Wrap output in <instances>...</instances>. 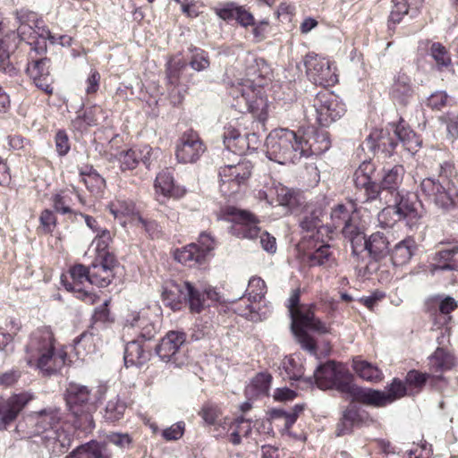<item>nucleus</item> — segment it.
<instances>
[{"label":"nucleus","instance_id":"20e7f679","mask_svg":"<svg viewBox=\"0 0 458 458\" xmlns=\"http://www.w3.org/2000/svg\"><path fill=\"white\" fill-rule=\"evenodd\" d=\"M420 192L428 201L444 210L458 208V190L447 178L423 179Z\"/></svg>","mask_w":458,"mask_h":458},{"label":"nucleus","instance_id":"0e129e2a","mask_svg":"<svg viewBox=\"0 0 458 458\" xmlns=\"http://www.w3.org/2000/svg\"><path fill=\"white\" fill-rule=\"evenodd\" d=\"M303 407L301 405H295L293 411L290 412L284 411L283 410H274L272 411V417L274 419L284 420V427L289 429L296 421L298 415L302 411Z\"/></svg>","mask_w":458,"mask_h":458},{"label":"nucleus","instance_id":"f704fd0d","mask_svg":"<svg viewBox=\"0 0 458 458\" xmlns=\"http://www.w3.org/2000/svg\"><path fill=\"white\" fill-rule=\"evenodd\" d=\"M174 258L178 262L188 267L201 265L206 261V257L197 243H191L181 250H177Z\"/></svg>","mask_w":458,"mask_h":458},{"label":"nucleus","instance_id":"774afa93","mask_svg":"<svg viewBox=\"0 0 458 458\" xmlns=\"http://www.w3.org/2000/svg\"><path fill=\"white\" fill-rule=\"evenodd\" d=\"M427 379V374L419 372L417 370H411L406 375L405 382L409 386L414 387L417 389V391H420L425 385Z\"/></svg>","mask_w":458,"mask_h":458},{"label":"nucleus","instance_id":"8fccbe9b","mask_svg":"<svg viewBox=\"0 0 458 458\" xmlns=\"http://www.w3.org/2000/svg\"><path fill=\"white\" fill-rule=\"evenodd\" d=\"M187 68L186 62L180 56L172 57L167 63L166 77L168 83L173 86L179 85L182 72Z\"/></svg>","mask_w":458,"mask_h":458},{"label":"nucleus","instance_id":"dca6fc26","mask_svg":"<svg viewBox=\"0 0 458 458\" xmlns=\"http://www.w3.org/2000/svg\"><path fill=\"white\" fill-rule=\"evenodd\" d=\"M37 55L30 51L27 72L38 89L52 94L54 80L49 72L50 60L47 57H37Z\"/></svg>","mask_w":458,"mask_h":458},{"label":"nucleus","instance_id":"13d9d810","mask_svg":"<svg viewBox=\"0 0 458 458\" xmlns=\"http://www.w3.org/2000/svg\"><path fill=\"white\" fill-rule=\"evenodd\" d=\"M110 300H106L99 307L95 309L92 316L94 324H100L103 327L108 326L114 321L108 309Z\"/></svg>","mask_w":458,"mask_h":458},{"label":"nucleus","instance_id":"f03ea898","mask_svg":"<svg viewBox=\"0 0 458 458\" xmlns=\"http://www.w3.org/2000/svg\"><path fill=\"white\" fill-rule=\"evenodd\" d=\"M61 416L56 408H46L27 416L31 436L40 437L45 447L54 453H64L71 445V437L60 426Z\"/></svg>","mask_w":458,"mask_h":458},{"label":"nucleus","instance_id":"473e14b6","mask_svg":"<svg viewBox=\"0 0 458 458\" xmlns=\"http://www.w3.org/2000/svg\"><path fill=\"white\" fill-rule=\"evenodd\" d=\"M417 249L415 241L407 237L396 243L391 251L394 266H404L410 262Z\"/></svg>","mask_w":458,"mask_h":458},{"label":"nucleus","instance_id":"0eeeda50","mask_svg":"<svg viewBox=\"0 0 458 458\" xmlns=\"http://www.w3.org/2000/svg\"><path fill=\"white\" fill-rule=\"evenodd\" d=\"M344 113V104L336 96L328 92L318 93L314 98L313 105L305 109L308 120L314 119L321 126H328Z\"/></svg>","mask_w":458,"mask_h":458},{"label":"nucleus","instance_id":"bf43d9fd","mask_svg":"<svg viewBox=\"0 0 458 458\" xmlns=\"http://www.w3.org/2000/svg\"><path fill=\"white\" fill-rule=\"evenodd\" d=\"M125 409L124 403L121 402L118 398H114L109 400L106 404L105 417L110 421L118 420L123 417Z\"/></svg>","mask_w":458,"mask_h":458},{"label":"nucleus","instance_id":"bb28decb","mask_svg":"<svg viewBox=\"0 0 458 458\" xmlns=\"http://www.w3.org/2000/svg\"><path fill=\"white\" fill-rule=\"evenodd\" d=\"M110 213L117 219H120L123 224L127 221L138 222L147 226L146 221L141 217L140 213L136 210L135 205L132 201L116 199L112 201L108 206Z\"/></svg>","mask_w":458,"mask_h":458},{"label":"nucleus","instance_id":"f257e3e1","mask_svg":"<svg viewBox=\"0 0 458 458\" xmlns=\"http://www.w3.org/2000/svg\"><path fill=\"white\" fill-rule=\"evenodd\" d=\"M318 147H313L293 131L277 129L272 131L266 140L267 156L279 164L294 163L302 157L327 150L330 148L327 131H320L315 137Z\"/></svg>","mask_w":458,"mask_h":458},{"label":"nucleus","instance_id":"ddd939ff","mask_svg":"<svg viewBox=\"0 0 458 458\" xmlns=\"http://www.w3.org/2000/svg\"><path fill=\"white\" fill-rule=\"evenodd\" d=\"M65 399L70 411L76 417L85 414L86 421L89 422V426H92L93 420L89 411L93 405L90 403L91 397L89 388L85 386L71 383L66 389Z\"/></svg>","mask_w":458,"mask_h":458},{"label":"nucleus","instance_id":"58836bf2","mask_svg":"<svg viewBox=\"0 0 458 458\" xmlns=\"http://www.w3.org/2000/svg\"><path fill=\"white\" fill-rule=\"evenodd\" d=\"M73 455L77 458H111V454L106 448V443L89 441L73 450Z\"/></svg>","mask_w":458,"mask_h":458},{"label":"nucleus","instance_id":"e2e57ef3","mask_svg":"<svg viewBox=\"0 0 458 458\" xmlns=\"http://www.w3.org/2000/svg\"><path fill=\"white\" fill-rule=\"evenodd\" d=\"M384 392L386 396L388 397V403H392L403 397L406 394L407 389L403 382L394 378Z\"/></svg>","mask_w":458,"mask_h":458},{"label":"nucleus","instance_id":"393cba45","mask_svg":"<svg viewBox=\"0 0 458 458\" xmlns=\"http://www.w3.org/2000/svg\"><path fill=\"white\" fill-rule=\"evenodd\" d=\"M374 165L370 162H363L355 171L353 181L357 188L364 189L368 199H374L382 194L379 185L372 181L371 174Z\"/></svg>","mask_w":458,"mask_h":458},{"label":"nucleus","instance_id":"6ab92c4d","mask_svg":"<svg viewBox=\"0 0 458 458\" xmlns=\"http://www.w3.org/2000/svg\"><path fill=\"white\" fill-rule=\"evenodd\" d=\"M54 336L48 327H41L35 330L26 345V360L29 365H33L34 360L43 353L54 350Z\"/></svg>","mask_w":458,"mask_h":458},{"label":"nucleus","instance_id":"4d7b16f0","mask_svg":"<svg viewBox=\"0 0 458 458\" xmlns=\"http://www.w3.org/2000/svg\"><path fill=\"white\" fill-rule=\"evenodd\" d=\"M190 51L191 52L190 65L194 71L201 72L209 67L208 55L203 49L191 47Z\"/></svg>","mask_w":458,"mask_h":458},{"label":"nucleus","instance_id":"49530a36","mask_svg":"<svg viewBox=\"0 0 458 458\" xmlns=\"http://www.w3.org/2000/svg\"><path fill=\"white\" fill-rule=\"evenodd\" d=\"M73 197L81 201L80 195L74 190H64L57 194H55L52 198L55 210L61 214L72 213Z\"/></svg>","mask_w":458,"mask_h":458},{"label":"nucleus","instance_id":"052dcab7","mask_svg":"<svg viewBox=\"0 0 458 458\" xmlns=\"http://www.w3.org/2000/svg\"><path fill=\"white\" fill-rule=\"evenodd\" d=\"M283 369L284 371V377L289 380H301L303 376V370L293 358L286 357L283 360Z\"/></svg>","mask_w":458,"mask_h":458},{"label":"nucleus","instance_id":"37998d69","mask_svg":"<svg viewBox=\"0 0 458 458\" xmlns=\"http://www.w3.org/2000/svg\"><path fill=\"white\" fill-rule=\"evenodd\" d=\"M98 338L92 332H83L74 341V351L79 359L84 360L97 350Z\"/></svg>","mask_w":458,"mask_h":458},{"label":"nucleus","instance_id":"e433bc0d","mask_svg":"<svg viewBox=\"0 0 458 458\" xmlns=\"http://www.w3.org/2000/svg\"><path fill=\"white\" fill-rule=\"evenodd\" d=\"M352 369L360 378L370 383H378L384 378L383 372L377 366L360 358L353 359Z\"/></svg>","mask_w":458,"mask_h":458},{"label":"nucleus","instance_id":"680f3d73","mask_svg":"<svg viewBox=\"0 0 458 458\" xmlns=\"http://www.w3.org/2000/svg\"><path fill=\"white\" fill-rule=\"evenodd\" d=\"M117 159L123 171L132 170L139 163V155L136 149L123 150L118 154Z\"/></svg>","mask_w":458,"mask_h":458},{"label":"nucleus","instance_id":"09e8293b","mask_svg":"<svg viewBox=\"0 0 458 458\" xmlns=\"http://www.w3.org/2000/svg\"><path fill=\"white\" fill-rule=\"evenodd\" d=\"M343 234L351 242L352 253L354 255H357L361 250H366L367 239L357 225H348L344 230Z\"/></svg>","mask_w":458,"mask_h":458},{"label":"nucleus","instance_id":"a19ab883","mask_svg":"<svg viewBox=\"0 0 458 458\" xmlns=\"http://www.w3.org/2000/svg\"><path fill=\"white\" fill-rule=\"evenodd\" d=\"M394 136H396V140L401 141L410 152H415L420 147L421 141L419 136L407 127L403 121L394 127Z\"/></svg>","mask_w":458,"mask_h":458},{"label":"nucleus","instance_id":"7c9ffc66","mask_svg":"<svg viewBox=\"0 0 458 458\" xmlns=\"http://www.w3.org/2000/svg\"><path fill=\"white\" fill-rule=\"evenodd\" d=\"M322 211L319 208H313L307 207L301 220L300 225L301 229L307 232L309 237L314 241L319 239L318 234L322 233V230L325 228L322 226L320 216Z\"/></svg>","mask_w":458,"mask_h":458},{"label":"nucleus","instance_id":"4c0bfd02","mask_svg":"<svg viewBox=\"0 0 458 458\" xmlns=\"http://www.w3.org/2000/svg\"><path fill=\"white\" fill-rule=\"evenodd\" d=\"M220 425L224 429L226 428V426H229V429H232V432L229 436V441L235 445L241 443L242 437H248L251 433L250 420H245L243 418L236 420L233 423L231 422L229 419L225 418L224 422Z\"/></svg>","mask_w":458,"mask_h":458},{"label":"nucleus","instance_id":"f8f14e48","mask_svg":"<svg viewBox=\"0 0 458 458\" xmlns=\"http://www.w3.org/2000/svg\"><path fill=\"white\" fill-rule=\"evenodd\" d=\"M260 93V89H256L250 82H247L235 88L232 94L240 99L239 104L244 102L247 110L252 114L253 117L263 122L267 119V104Z\"/></svg>","mask_w":458,"mask_h":458},{"label":"nucleus","instance_id":"4468645a","mask_svg":"<svg viewBox=\"0 0 458 458\" xmlns=\"http://www.w3.org/2000/svg\"><path fill=\"white\" fill-rule=\"evenodd\" d=\"M223 141L228 151L238 155L254 151L260 145L259 137L256 133L242 134L232 125L225 128Z\"/></svg>","mask_w":458,"mask_h":458},{"label":"nucleus","instance_id":"9b49d317","mask_svg":"<svg viewBox=\"0 0 458 458\" xmlns=\"http://www.w3.org/2000/svg\"><path fill=\"white\" fill-rule=\"evenodd\" d=\"M251 170L252 165L247 160L221 167L219 171L221 191L228 194L238 191L240 185L250 176Z\"/></svg>","mask_w":458,"mask_h":458},{"label":"nucleus","instance_id":"ea45409f","mask_svg":"<svg viewBox=\"0 0 458 458\" xmlns=\"http://www.w3.org/2000/svg\"><path fill=\"white\" fill-rule=\"evenodd\" d=\"M403 175L404 168L402 165H394L386 170L379 185L380 189L394 196L396 191H399L398 189L403 182Z\"/></svg>","mask_w":458,"mask_h":458},{"label":"nucleus","instance_id":"3c124183","mask_svg":"<svg viewBox=\"0 0 458 458\" xmlns=\"http://www.w3.org/2000/svg\"><path fill=\"white\" fill-rule=\"evenodd\" d=\"M310 266H322L330 267L334 265L335 259L330 251V246L327 244L319 245L309 256Z\"/></svg>","mask_w":458,"mask_h":458},{"label":"nucleus","instance_id":"69168bd1","mask_svg":"<svg viewBox=\"0 0 458 458\" xmlns=\"http://www.w3.org/2000/svg\"><path fill=\"white\" fill-rule=\"evenodd\" d=\"M81 182L92 192L98 191L104 187L105 181L98 174L91 173L88 174H81Z\"/></svg>","mask_w":458,"mask_h":458},{"label":"nucleus","instance_id":"b1692460","mask_svg":"<svg viewBox=\"0 0 458 458\" xmlns=\"http://www.w3.org/2000/svg\"><path fill=\"white\" fill-rule=\"evenodd\" d=\"M185 342V335L178 331H170L162 338L157 347V353L164 361H177L176 354Z\"/></svg>","mask_w":458,"mask_h":458},{"label":"nucleus","instance_id":"338daca9","mask_svg":"<svg viewBox=\"0 0 458 458\" xmlns=\"http://www.w3.org/2000/svg\"><path fill=\"white\" fill-rule=\"evenodd\" d=\"M41 230L45 233H50L54 231L56 225V217L54 213L49 209H45L41 212L39 216Z\"/></svg>","mask_w":458,"mask_h":458},{"label":"nucleus","instance_id":"f3484780","mask_svg":"<svg viewBox=\"0 0 458 458\" xmlns=\"http://www.w3.org/2000/svg\"><path fill=\"white\" fill-rule=\"evenodd\" d=\"M206 148L197 132H184L176 146L175 156L179 162L189 164L196 162L205 152Z\"/></svg>","mask_w":458,"mask_h":458},{"label":"nucleus","instance_id":"39448f33","mask_svg":"<svg viewBox=\"0 0 458 458\" xmlns=\"http://www.w3.org/2000/svg\"><path fill=\"white\" fill-rule=\"evenodd\" d=\"M292 330L295 335L301 347L310 352L316 350L315 341L308 335L306 329L316 331L318 333H327V326L317 318L314 315L313 305H302L296 314L291 316Z\"/></svg>","mask_w":458,"mask_h":458},{"label":"nucleus","instance_id":"c9c22d12","mask_svg":"<svg viewBox=\"0 0 458 458\" xmlns=\"http://www.w3.org/2000/svg\"><path fill=\"white\" fill-rule=\"evenodd\" d=\"M148 356L139 339L130 341L125 346L124 363L127 367L140 366L148 360Z\"/></svg>","mask_w":458,"mask_h":458},{"label":"nucleus","instance_id":"5701e85b","mask_svg":"<svg viewBox=\"0 0 458 458\" xmlns=\"http://www.w3.org/2000/svg\"><path fill=\"white\" fill-rule=\"evenodd\" d=\"M124 330L138 335L143 340H150L157 333V328L152 323L146 311L132 312L126 319Z\"/></svg>","mask_w":458,"mask_h":458},{"label":"nucleus","instance_id":"a18cd8bd","mask_svg":"<svg viewBox=\"0 0 458 458\" xmlns=\"http://www.w3.org/2000/svg\"><path fill=\"white\" fill-rule=\"evenodd\" d=\"M155 191L157 196L179 197V190L174 184V178L169 172L164 171L157 174L155 181Z\"/></svg>","mask_w":458,"mask_h":458},{"label":"nucleus","instance_id":"412c9836","mask_svg":"<svg viewBox=\"0 0 458 458\" xmlns=\"http://www.w3.org/2000/svg\"><path fill=\"white\" fill-rule=\"evenodd\" d=\"M180 292L188 299L190 309L191 312L199 313L208 305L207 300L211 301H217L219 299L218 293L215 289L207 287L200 290L195 287L190 282H184L182 288Z\"/></svg>","mask_w":458,"mask_h":458},{"label":"nucleus","instance_id":"864d4df0","mask_svg":"<svg viewBox=\"0 0 458 458\" xmlns=\"http://www.w3.org/2000/svg\"><path fill=\"white\" fill-rule=\"evenodd\" d=\"M274 194L277 197L279 205L293 208L300 201V196L295 191L289 189L280 183L274 187Z\"/></svg>","mask_w":458,"mask_h":458},{"label":"nucleus","instance_id":"5fc2aeb1","mask_svg":"<svg viewBox=\"0 0 458 458\" xmlns=\"http://www.w3.org/2000/svg\"><path fill=\"white\" fill-rule=\"evenodd\" d=\"M430 366L435 371L450 369L454 366V357L444 348H437L430 357Z\"/></svg>","mask_w":458,"mask_h":458},{"label":"nucleus","instance_id":"2eb2a0df","mask_svg":"<svg viewBox=\"0 0 458 458\" xmlns=\"http://www.w3.org/2000/svg\"><path fill=\"white\" fill-rule=\"evenodd\" d=\"M266 293L267 285L264 280L259 277L250 278L247 289L248 298L240 300L235 308L236 312L251 320L257 319L259 315L256 312V306L254 304L259 302L264 298Z\"/></svg>","mask_w":458,"mask_h":458},{"label":"nucleus","instance_id":"423d86ee","mask_svg":"<svg viewBox=\"0 0 458 458\" xmlns=\"http://www.w3.org/2000/svg\"><path fill=\"white\" fill-rule=\"evenodd\" d=\"M314 378L318 388L335 389L348 395L353 386L352 376L341 363L328 361L318 367Z\"/></svg>","mask_w":458,"mask_h":458},{"label":"nucleus","instance_id":"6e6552de","mask_svg":"<svg viewBox=\"0 0 458 458\" xmlns=\"http://www.w3.org/2000/svg\"><path fill=\"white\" fill-rule=\"evenodd\" d=\"M392 198L393 200H389L387 207L383 208L378 215L380 222L391 225L403 218L418 216L414 194H403L396 191Z\"/></svg>","mask_w":458,"mask_h":458},{"label":"nucleus","instance_id":"7ed1b4c3","mask_svg":"<svg viewBox=\"0 0 458 458\" xmlns=\"http://www.w3.org/2000/svg\"><path fill=\"white\" fill-rule=\"evenodd\" d=\"M224 217L232 223L230 233L240 239L253 240L259 238L262 248L274 253L276 250V238L267 232H260L259 219L247 210L239 209L234 207H227L224 211Z\"/></svg>","mask_w":458,"mask_h":458},{"label":"nucleus","instance_id":"6e6d98bb","mask_svg":"<svg viewBox=\"0 0 458 458\" xmlns=\"http://www.w3.org/2000/svg\"><path fill=\"white\" fill-rule=\"evenodd\" d=\"M429 55L435 61L438 70L448 68L452 64V59L447 49L438 42L431 44Z\"/></svg>","mask_w":458,"mask_h":458},{"label":"nucleus","instance_id":"2f4dec72","mask_svg":"<svg viewBox=\"0 0 458 458\" xmlns=\"http://www.w3.org/2000/svg\"><path fill=\"white\" fill-rule=\"evenodd\" d=\"M367 145L373 150L377 148L390 154L397 145L396 136L391 135L387 129H377L369 135Z\"/></svg>","mask_w":458,"mask_h":458},{"label":"nucleus","instance_id":"9d476101","mask_svg":"<svg viewBox=\"0 0 458 458\" xmlns=\"http://www.w3.org/2000/svg\"><path fill=\"white\" fill-rule=\"evenodd\" d=\"M89 272V267L81 264L75 265L70 268L69 276H62V283L66 290L75 293L77 298L94 304L98 297L89 290L92 285Z\"/></svg>","mask_w":458,"mask_h":458},{"label":"nucleus","instance_id":"aec40b11","mask_svg":"<svg viewBox=\"0 0 458 458\" xmlns=\"http://www.w3.org/2000/svg\"><path fill=\"white\" fill-rule=\"evenodd\" d=\"M28 32H30V34H35L32 38L36 39L28 44L30 47V51L34 52L36 55H44L47 52V39L53 45L57 43L55 35L52 34L51 31L43 25L42 21H37L35 27L21 21L18 28L19 35L24 39V36Z\"/></svg>","mask_w":458,"mask_h":458},{"label":"nucleus","instance_id":"a211bd4d","mask_svg":"<svg viewBox=\"0 0 458 458\" xmlns=\"http://www.w3.org/2000/svg\"><path fill=\"white\" fill-rule=\"evenodd\" d=\"M117 266V260L112 253L98 255L95 261L89 267L92 284L100 287L107 286L114 276V269Z\"/></svg>","mask_w":458,"mask_h":458},{"label":"nucleus","instance_id":"603ef678","mask_svg":"<svg viewBox=\"0 0 458 458\" xmlns=\"http://www.w3.org/2000/svg\"><path fill=\"white\" fill-rule=\"evenodd\" d=\"M441 120L446 123L447 140L454 149L458 150V112H448Z\"/></svg>","mask_w":458,"mask_h":458},{"label":"nucleus","instance_id":"c03bdc74","mask_svg":"<svg viewBox=\"0 0 458 458\" xmlns=\"http://www.w3.org/2000/svg\"><path fill=\"white\" fill-rule=\"evenodd\" d=\"M272 376L266 372L259 373L246 387V394L251 398L268 394Z\"/></svg>","mask_w":458,"mask_h":458},{"label":"nucleus","instance_id":"de8ad7c7","mask_svg":"<svg viewBox=\"0 0 458 458\" xmlns=\"http://www.w3.org/2000/svg\"><path fill=\"white\" fill-rule=\"evenodd\" d=\"M458 307L457 301L450 296L443 298L438 302L436 310L435 325L445 326L451 320V312Z\"/></svg>","mask_w":458,"mask_h":458},{"label":"nucleus","instance_id":"cd10ccee","mask_svg":"<svg viewBox=\"0 0 458 458\" xmlns=\"http://www.w3.org/2000/svg\"><path fill=\"white\" fill-rule=\"evenodd\" d=\"M389 95L394 105L406 106L413 97L411 79L405 74L398 75L391 86Z\"/></svg>","mask_w":458,"mask_h":458},{"label":"nucleus","instance_id":"c756f323","mask_svg":"<svg viewBox=\"0 0 458 458\" xmlns=\"http://www.w3.org/2000/svg\"><path fill=\"white\" fill-rule=\"evenodd\" d=\"M357 217L354 204L352 202L338 204L331 212L333 226L335 229L342 228L343 233L348 225H357Z\"/></svg>","mask_w":458,"mask_h":458},{"label":"nucleus","instance_id":"72a5a7b5","mask_svg":"<svg viewBox=\"0 0 458 458\" xmlns=\"http://www.w3.org/2000/svg\"><path fill=\"white\" fill-rule=\"evenodd\" d=\"M389 239L386 233L377 232L367 239L366 250L375 260H380L389 254Z\"/></svg>","mask_w":458,"mask_h":458},{"label":"nucleus","instance_id":"a878e982","mask_svg":"<svg viewBox=\"0 0 458 458\" xmlns=\"http://www.w3.org/2000/svg\"><path fill=\"white\" fill-rule=\"evenodd\" d=\"M348 396L353 401L374 407H385L388 403V397L384 391L372 388H362L353 384Z\"/></svg>","mask_w":458,"mask_h":458},{"label":"nucleus","instance_id":"c85d7f7f","mask_svg":"<svg viewBox=\"0 0 458 458\" xmlns=\"http://www.w3.org/2000/svg\"><path fill=\"white\" fill-rule=\"evenodd\" d=\"M66 352L63 350L53 351L41 353L34 364L43 373L51 375L59 371L65 364Z\"/></svg>","mask_w":458,"mask_h":458},{"label":"nucleus","instance_id":"1a4fd4ad","mask_svg":"<svg viewBox=\"0 0 458 458\" xmlns=\"http://www.w3.org/2000/svg\"><path fill=\"white\" fill-rule=\"evenodd\" d=\"M304 65L308 76L315 84L330 87L337 83L336 68L328 59L309 53L304 57Z\"/></svg>","mask_w":458,"mask_h":458},{"label":"nucleus","instance_id":"79ce46f5","mask_svg":"<svg viewBox=\"0 0 458 458\" xmlns=\"http://www.w3.org/2000/svg\"><path fill=\"white\" fill-rule=\"evenodd\" d=\"M458 253V246H454L449 249H444L436 252L431 264V272L435 273L437 270H454L457 266L453 263V257Z\"/></svg>","mask_w":458,"mask_h":458},{"label":"nucleus","instance_id":"4be33fe9","mask_svg":"<svg viewBox=\"0 0 458 458\" xmlns=\"http://www.w3.org/2000/svg\"><path fill=\"white\" fill-rule=\"evenodd\" d=\"M30 400V396L27 394H15L8 399H0V429H4L14 421Z\"/></svg>","mask_w":458,"mask_h":458}]
</instances>
